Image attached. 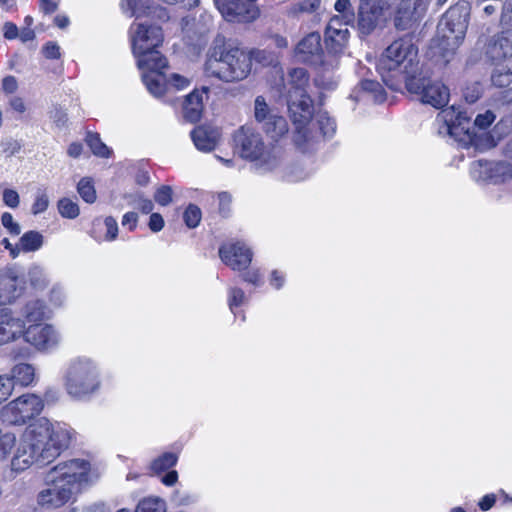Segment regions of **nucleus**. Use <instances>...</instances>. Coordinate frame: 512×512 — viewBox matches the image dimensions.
Segmentation results:
<instances>
[{"label": "nucleus", "instance_id": "4d7b16f0", "mask_svg": "<svg viewBox=\"0 0 512 512\" xmlns=\"http://www.w3.org/2000/svg\"><path fill=\"white\" fill-rule=\"evenodd\" d=\"M500 22L503 26H512V0L503 3Z\"/></svg>", "mask_w": 512, "mask_h": 512}, {"label": "nucleus", "instance_id": "ddd939ff", "mask_svg": "<svg viewBox=\"0 0 512 512\" xmlns=\"http://www.w3.org/2000/svg\"><path fill=\"white\" fill-rule=\"evenodd\" d=\"M44 408L42 398L36 394H23L7 404L3 410V420L13 425H23L39 415Z\"/></svg>", "mask_w": 512, "mask_h": 512}, {"label": "nucleus", "instance_id": "bf43d9fd", "mask_svg": "<svg viewBox=\"0 0 512 512\" xmlns=\"http://www.w3.org/2000/svg\"><path fill=\"white\" fill-rule=\"evenodd\" d=\"M334 8L337 12L343 14V18H351L353 16L350 0H337Z\"/></svg>", "mask_w": 512, "mask_h": 512}, {"label": "nucleus", "instance_id": "7c9ffc66", "mask_svg": "<svg viewBox=\"0 0 512 512\" xmlns=\"http://www.w3.org/2000/svg\"><path fill=\"white\" fill-rule=\"evenodd\" d=\"M262 128L267 135L277 140L287 134L288 123L284 117L276 114Z\"/></svg>", "mask_w": 512, "mask_h": 512}, {"label": "nucleus", "instance_id": "58836bf2", "mask_svg": "<svg viewBox=\"0 0 512 512\" xmlns=\"http://www.w3.org/2000/svg\"><path fill=\"white\" fill-rule=\"evenodd\" d=\"M58 211L62 217L67 219H75L80 213L78 204L69 198H62L58 201Z\"/></svg>", "mask_w": 512, "mask_h": 512}, {"label": "nucleus", "instance_id": "e2e57ef3", "mask_svg": "<svg viewBox=\"0 0 512 512\" xmlns=\"http://www.w3.org/2000/svg\"><path fill=\"white\" fill-rule=\"evenodd\" d=\"M149 12L150 13L146 14V16H151V17L157 18L161 21H166L169 19L167 10L161 6L150 4Z\"/></svg>", "mask_w": 512, "mask_h": 512}, {"label": "nucleus", "instance_id": "f704fd0d", "mask_svg": "<svg viewBox=\"0 0 512 512\" xmlns=\"http://www.w3.org/2000/svg\"><path fill=\"white\" fill-rule=\"evenodd\" d=\"M85 141L94 155L109 157L111 154V150L101 141L99 134L88 132Z\"/></svg>", "mask_w": 512, "mask_h": 512}, {"label": "nucleus", "instance_id": "a211bd4d", "mask_svg": "<svg viewBox=\"0 0 512 512\" xmlns=\"http://www.w3.org/2000/svg\"><path fill=\"white\" fill-rule=\"evenodd\" d=\"M448 0H434L437 7L443 6ZM433 0H405L400 4L395 17V26L406 30L418 21L426 12Z\"/></svg>", "mask_w": 512, "mask_h": 512}, {"label": "nucleus", "instance_id": "3c124183", "mask_svg": "<svg viewBox=\"0 0 512 512\" xmlns=\"http://www.w3.org/2000/svg\"><path fill=\"white\" fill-rule=\"evenodd\" d=\"M104 224L106 227L105 240L114 241L118 235V223L116 219L112 216H108L105 218Z\"/></svg>", "mask_w": 512, "mask_h": 512}, {"label": "nucleus", "instance_id": "9d476101", "mask_svg": "<svg viewBox=\"0 0 512 512\" xmlns=\"http://www.w3.org/2000/svg\"><path fill=\"white\" fill-rule=\"evenodd\" d=\"M309 77L303 68L289 71L285 87L287 89V106L293 123L303 122L311 116L313 105L306 92Z\"/></svg>", "mask_w": 512, "mask_h": 512}, {"label": "nucleus", "instance_id": "de8ad7c7", "mask_svg": "<svg viewBox=\"0 0 512 512\" xmlns=\"http://www.w3.org/2000/svg\"><path fill=\"white\" fill-rule=\"evenodd\" d=\"M154 200L161 206H167L172 202V188L162 185L154 193Z\"/></svg>", "mask_w": 512, "mask_h": 512}, {"label": "nucleus", "instance_id": "412c9836", "mask_svg": "<svg viewBox=\"0 0 512 512\" xmlns=\"http://www.w3.org/2000/svg\"><path fill=\"white\" fill-rule=\"evenodd\" d=\"M221 260L235 271H243L252 261L253 253L244 243L225 244L219 249Z\"/></svg>", "mask_w": 512, "mask_h": 512}, {"label": "nucleus", "instance_id": "0e129e2a", "mask_svg": "<svg viewBox=\"0 0 512 512\" xmlns=\"http://www.w3.org/2000/svg\"><path fill=\"white\" fill-rule=\"evenodd\" d=\"M285 283V275L279 270H273L270 275V285L275 289H281Z\"/></svg>", "mask_w": 512, "mask_h": 512}, {"label": "nucleus", "instance_id": "5701e85b", "mask_svg": "<svg viewBox=\"0 0 512 512\" xmlns=\"http://www.w3.org/2000/svg\"><path fill=\"white\" fill-rule=\"evenodd\" d=\"M142 80L147 90L155 97L162 96L167 90V77L163 73L166 67H155V61L150 62V67L141 68Z\"/></svg>", "mask_w": 512, "mask_h": 512}, {"label": "nucleus", "instance_id": "6e6552de", "mask_svg": "<svg viewBox=\"0 0 512 512\" xmlns=\"http://www.w3.org/2000/svg\"><path fill=\"white\" fill-rule=\"evenodd\" d=\"M437 119L443 122L446 133L455 140L468 142L475 135L476 127L487 129L494 122L496 116L491 110H486L483 114H478L472 122L471 116L466 111L451 106L442 110Z\"/></svg>", "mask_w": 512, "mask_h": 512}, {"label": "nucleus", "instance_id": "680f3d73", "mask_svg": "<svg viewBox=\"0 0 512 512\" xmlns=\"http://www.w3.org/2000/svg\"><path fill=\"white\" fill-rule=\"evenodd\" d=\"M164 219L159 213H152L150 215L148 226L152 232H159L164 227Z\"/></svg>", "mask_w": 512, "mask_h": 512}, {"label": "nucleus", "instance_id": "72a5a7b5", "mask_svg": "<svg viewBox=\"0 0 512 512\" xmlns=\"http://www.w3.org/2000/svg\"><path fill=\"white\" fill-rule=\"evenodd\" d=\"M276 113H274L266 103V100L263 96H257L254 101V117L258 123L262 124V127L265 123L271 120Z\"/></svg>", "mask_w": 512, "mask_h": 512}, {"label": "nucleus", "instance_id": "6e6d98bb", "mask_svg": "<svg viewBox=\"0 0 512 512\" xmlns=\"http://www.w3.org/2000/svg\"><path fill=\"white\" fill-rule=\"evenodd\" d=\"M219 201V211L223 215H228L232 203V196L228 192H220L217 195Z\"/></svg>", "mask_w": 512, "mask_h": 512}, {"label": "nucleus", "instance_id": "79ce46f5", "mask_svg": "<svg viewBox=\"0 0 512 512\" xmlns=\"http://www.w3.org/2000/svg\"><path fill=\"white\" fill-rule=\"evenodd\" d=\"M245 292L238 287H231L228 290V305L231 312L236 315L235 309L243 305L246 301Z\"/></svg>", "mask_w": 512, "mask_h": 512}, {"label": "nucleus", "instance_id": "603ef678", "mask_svg": "<svg viewBox=\"0 0 512 512\" xmlns=\"http://www.w3.org/2000/svg\"><path fill=\"white\" fill-rule=\"evenodd\" d=\"M242 279L254 286H261L263 284L262 275L258 268H251L242 274Z\"/></svg>", "mask_w": 512, "mask_h": 512}, {"label": "nucleus", "instance_id": "dca6fc26", "mask_svg": "<svg viewBox=\"0 0 512 512\" xmlns=\"http://www.w3.org/2000/svg\"><path fill=\"white\" fill-rule=\"evenodd\" d=\"M23 338L25 342L40 352L53 350L61 342L59 331L51 324L42 323L28 325Z\"/></svg>", "mask_w": 512, "mask_h": 512}, {"label": "nucleus", "instance_id": "c85d7f7f", "mask_svg": "<svg viewBox=\"0 0 512 512\" xmlns=\"http://www.w3.org/2000/svg\"><path fill=\"white\" fill-rule=\"evenodd\" d=\"M9 377L13 379L14 386L27 387L35 381L36 370L32 364L18 363L12 367Z\"/></svg>", "mask_w": 512, "mask_h": 512}, {"label": "nucleus", "instance_id": "0eeeda50", "mask_svg": "<svg viewBox=\"0 0 512 512\" xmlns=\"http://www.w3.org/2000/svg\"><path fill=\"white\" fill-rule=\"evenodd\" d=\"M295 55L302 62L321 64V71L316 78L317 85L324 89L332 90L338 84V78L331 75L339 66V61L333 58L331 61L322 60L323 48L321 36L318 32H311L302 38L295 48Z\"/></svg>", "mask_w": 512, "mask_h": 512}, {"label": "nucleus", "instance_id": "a878e982", "mask_svg": "<svg viewBox=\"0 0 512 512\" xmlns=\"http://www.w3.org/2000/svg\"><path fill=\"white\" fill-rule=\"evenodd\" d=\"M324 11L323 0H300L286 8V15L290 18H300L306 15L320 20Z\"/></svg>", "mask_w": 512, "mask_h": 512}, {"label": "nucleus", "instance_id": "39448f33", "mask_svg": "<svg viewBox=\"0 0 512 512\" xmlns=\"http://www.w3.org/2000/svg\"><path fill=\"white\" fill-rule=\"evenodd\" d=\"M63 381L65 391L71 398L88 400L101 390V366L91 357H74L67 363Z\"/></svg>", "mask_w": 512, "mask_h": 512}, {"label": "nucleus", "instance_id": "49530a36", "mask_svg": "<svg viewBox=\"0 0 512 512\" xmlns=\"http://www.w3.org/2000/svg\"><path fill=\"white\" fill-rule=\"evenodd\" d=\"M48 206H49L48 195L43 191H39L35 195L34 202L31 206V212L34 215L41 214L47 210Z\"/></svg>", "mask_w": 512, "mask_h": 512}, {"label": "nucleus", "instance_id": "7ed1b4c3", "mask_svg": "<svg viewBox=\"0 0 512 512\" xmlns=\"http://www.w3.org/2000/svg\"><path fill=\"white\" fill-rule=\"evenodd\" d=\"M234 150L239 156L252 163L259 174L276 171L282 164L279 148L264 141L262 134L252 126L244 125L233 134Z\"/></svg>", "mask_w": 512, "mask_h": 512}, {"label": "nucleus", "instance_id": "f257e3e1", "mask_svg": "<svg viewBox=\"0 0 512 512\" xmlns=\"http://www.w3.org/2000/svg\"><path fill=\"white\" fill-rule=\"evenodd\" d=\"M94 481L90 463L71 459L58 463L46 475L49 486L39 492L37 502L44 508H59L74 499Z\"/></svg>", "mask_w": 512, "mask_h": 512}, {"label": "nucleus", "instance_id": "cd10ccee", "mask_svg": "<svg viewBox=\"0 0 512 512\" xmlns=\"http://www.w3.org/2000/svg\"><path fill=\"white\" fill-rule=\"evenodd\" d=\"M207 88H203L200 92L194 90L190 93L183 104V113L186 120L190 122H197L203 111V95H207Z\"/></svg>", "mask_w": 512, "mask_h": 512}, {"label": "nucleus", "instance_id": "2f4dec72", "mask_svg": "<svg viewBox=\"0 0 512 512\" xmlns=\"http://www.w3.org/2000/svg\"><path fill=\"white\" fill-rule=\"evenodd\" d=\"M43 236L36 231H29L23 234L19 240V251L32 252L41 248Z\"/></svg>", "mask_w": 512, "mask_h": 512}, {"label": "nucleus", "instance_id": "37998d69", "mask_svg": "<svg viewBox=\"0 0 512 512\" xmlns=\"http://www.w3.org/2000/svg\"><path fill=\"white\" fill-rule=\"evenodd\" d=\"M491 81L497 87H506L512 83V71L498 67L493 71Z\"/></svg>", "mask_w": 512, "mask_h": 512}, {"label": "nucleus", "instance_id": "13d9d810", "mask_svg": "<svg viewBox=\"0 0 512 512\" xmlns=\"http://www.w3.org/2000/svg\"><path fill=\"white\" fill-rule=\"evenodd\" d=\"M190 80L179 74H172L170 78H167V87L172 86L178 90L188 87Z\"/></svg>", "mask_w": 512, "mask_h": 512}, {"label": "nucleus", "instance_id": "4c0bfd02", "mask_svg": "<svg viewBox=\"0 0 512 512\" xmlns=\"http://www.w3.org/2000/svg\"><path fill=\"white\" fill-rule=\"evenodd\" d=\"M177 460V454L172 452L163 453L152 462L151 469L157 473L165 471L173 467L177 463Z\"/></svg>", "mask_w": 512, "mask_h": 512}, {"label": "nucleus", "instance_id": "1a4fd4ad", "mask_svg": "<svg viewBox=\"0 0 512 512\" xmlns=\"http://www.w3.org/2000/svg\"><path fill=\"white\" fill-rule=\"evenodd\" d=\"M163 42V32L159 26L137 24L132 26V49L137 58L138 67H150L155 61V67H167V60L156 48Z\"/></svg>", "mask_w": 512, "mask_h": 512}, {"label": "nucleus", "instance_id": "774afa93", "mask_svg": "<svg viewBox=\"0 0 512 512\" xmlns=\"http://www.w3.org/2000/svg\"><path fill=\"white\" fill-rule=\"evenodd\" d=\"M3 90L6 93H14L17 90V81L13 76H7L2 81Z\"/></svg>", "mask_w": 512, "mask_h": 512}, {"label": "nucleus", "instance_id": "ea45409f", "mask_svg": "<svg viewBox=\"0 0 512 512\" xmlns=\"http://www.w3.org/2000/svg\"><path fill=\"white\" fill-rule=\"evenodd\" d=\"M78 193L87 203H94L96 200V191L89 178H82L77 186Z\"/></svg>", "mask_w": 512, "mask_h": 512}, {"label": "nucleus", "instance_id": "20e7f679", "mask_svg": "<svg viewBox=\"0 0 512 512\" xmlns=\"http://www.w3.org/2000/svg\"><path fill=\"white\" fill-rule=\"evenodd\" d=\"M418 48L411 36H404L393 41L381 55L377 69L382 80L392 89L396 88L394 79L414 78L418 72Z\"/></svg>", "mask_w": 512, "mask_h": 512}, {"label": "nucleus", "instance_id": "5fc2aeb1", "mask_svg": "<svg viewBox=\"0 0 512 512\" xmlns=\"http://www.w3.org/2000/svg\"><path fill=\"white\" fill-rule=\"evenodd\" d=\"M307 177V173L298 166L289 168L284 175V178L288 182H299Z\"/></svg>", "mask_w": 512, "mask_h": 512}, {"label": "nucleus", "instance_id": "473e14b6", "mask_svg": "<svg viewBox=\"0 0 512 512\" xmlns=\"http://www.w3.org/2000/svg\"><path fill=\"white\" fill-rule=\"evenodd\" d=\"M125 199L130 206L139 209L144 214L151 213L154 208L152 200L140 191L125 195Z\"/></svg>", "mask_w": 512, "mask_h": 512}, {"label": "nucleus", "instance_id": "69168bd1", "mask_svg": "<svg viewBox=\"0 0 512 512\" xmlns=\"http://www.w3.org/2000/svg\"><path fill=\"white\" fill-rule=\"evenodd\" d=\"M43 53L48 59H57L60 57V47L55 43H47L43 48Z\"/></svg>", "mask_w": 512, "mask_h": 512}, {"label": "nucleus", "instance_id": "a19ab883", "mask_svg": "<svg viewBox=\"0 0 512 512\" xmlns=\"http://www.w3.org/2000/svg\"><path fill=\"white\" fill-rule=\"evenodd\" d=\"M361 88L363 89V91L372 94L375 101H384L385 92L382 85L379 82L366 79L361 82Z\"/></svg>", "mask_w": 512, "mask_h": 512}, {"label": "nucleus", "instance_id": "c9c22d12", "mask_svg": "<svg viewBox=\"0 0 512 512\" xmlns=\"http://www.w3.org/2000/svg\"><path fill=\"white\" fill-rule=\"evenodd\" d=\"M28 278L31 286L36 290H43L49 283L48 276L40 266H33L29 269Z\"/></svg>", "mask_w": 512, "mask_h": 512}, {"label": "nucleus", "instance_id": "393cba45", "mask_svg": "<svg viewBox=\"0 0 512 512\" xmlns=\"http://www.w3.org/2000/svg\"><path fill=\"white\" fill-rule=\"evenodd\" d=\"M486 53L494 61L512 57V28L505 29L493 37Z\"/></svg>", "mask_w": 512, "mask_h": 512}, {"label": "nucleus", "instance_id": "b1692460", "mask_svg": "<svg viewBox=\"0 0 512 512\" xmlns=\"http://www.w3.org/2000/svg\"><path fill=\"white\" fill-rule=\"evenodd\" d=\"M50 311L46 303L41 299H29L20 308L18 317L24 321V329L28 325L41 324L42 321L49 318Z\"/></svg>", "mask_w": 512, "mask_h": 512}, {"label": "nucleus", "instance_id": "e433bc0d", "mask_svg": "<svg viewBox=\"0 0 512 512\" xmlns=\"http://www.w3.org/2000/svg\"><path fill=\"white\" fill-rule=\"evenodd\" d=\"M166 504L158 497H148L140 501L135 512H165Z\"/></svg>", "mask_w": 512, "mask_h": 512}, {"label": "nucleus", "instance_id": "4be33fe9", "mask_svg": "<svg viewBox=\"0 0 512 512\" xmlns=\"http://www.w3.org/2000/svg\"><path fill=\"white\" fill-rule=\"evenodd\" d=\"M24 320L9 307H0V345L23 337Z\"/></svg>", "mask_w": 512, "mask_h": 512}, {"label": "nucleus", "instance_id": "4468645a", "mask_svg": "<svg viewBox=\"0 0 512 512\" xmlns=\"http://www.w3.org/2000/svg\"><path fill=\"white\" fill-rule=\"evenodd\" d=\"M474 180L489 184H505L512 179V164L506 161L477 160L470 168Z\"/></svg>", "mask_w": 512, "mask_h": 512}, {"label": "nucleus", "instance_id": "f3484780", "mask_svg": "<svg viewBox=\"0 0 512 512\" xmlns=\"http://www.w3.org/2000/svg\"><path fill=\"white\" fill-rule=\"evenodd\" d=\"M25 283L15 266L0 269V306L15 303L24 293Z\"/></svg>", "mask_w": 512, "mask_h": 512}, {"label": "nucleus", "instance_id": "09e8293b", "mask_svg": "<svg viewBox=\"0 0 512 512\" xmlns=\"http://www.w3.org/2000/svg\"><path fill=\"white\" fill-rule=\"evenodd\" d=\"M14 389L13 379L9 375H0V403L7 400L11 396Z\"/></svg>", "mask_w": 512, "mask_h": 512}, {"label": "nucleus", "instance_id": "6ab92c4d", "mask_svg": "<svg viewBox=\"0 0 512 512\" xmlns=\"http://www.w3.org/2000/svg\"><path fill=\"white\" fill-rule=\"evenodd\" d=\"M387 5L386 0H360L358 27L362 34H370L380 24Z\"/></svg>", "mask_w": 512, "mask_h": 512}, {"label": "nucleus", "instance_id": "c756f323", "mask_svg": "<svg viewBox=\"0 0 512 512\" xmlns=\"http://www.w3.org/2000/svg\"><path fill=\"white\" fill-rule=\"evenodd\" d=\"M122 12L130 17L140 18L149 14V0H122Z\"/></svg>", "mask_w": 512, "mask_h": 512}, {"label": "nucleus", "instance_id": "8fccbe9b", "mask_svg": "<svg viewBox=\"0 0 512 512\" xmlns=\"http://www.w3.org/2000/svg\"><path fill=\"white\" fill-rule=\"evenodd\" d=\"M2 225L9 231L12 235H19L21 232L20 225L14 221L12 214L9 212H5L1 216Z\"/></svg>", "mask_w": 512, "mask_h": 512}, {"label": "nucleus", "instance_id": "9b49d317", "mask_svg": "<svg viewBox=\"0 0 512 512\" xmlns=\"http://www.w3.org/2000/svg\"><path fill=\"white\" fill-rule=\"evenodd\" d=\"M294 125V142L303 150L321 138L332 137L336 131L335 121L326 112H318L314 118L311 115L309 119Z\"/></svg>", "mask_w": 512, "mask_h": 512}, {"label": "nucleus", "instance_id": "a18cd8bd", "mask_svg": "<svg viewBox=\"0 0 512 512\" xmlns=\"http://www.w3.org/2000/svg\"><path fill=\"white\" fill-rule=\"evenodd\" d=\"M67 300V294L64 287L60 284H55L49 292V302L54 307H62Z\"/></svg>", "mask_w": 512, "mask_h": 512}, {"label": "nucleus", "instance_id": "338daca9", "mask_svg": "<svg viewBox=\"0 0 512 512\" xmlns=\"http://www.w3.org/2000/svg\"><path fill=\"white\" fill-rule=\"evenodd\" d=\"M18 28L11 22H6L3 26V35L6 39H15L18 37Z\"/></svg>", "mask_w": 512, "mask_h": 512}, {"label": "nucleus", "instance_id": "bb28decb", "mask_svg": "<svg viewBox=\"0 0 512 512\" xmlns=\"http://www.w3.org/2000/svg\"><path fill=\"white\" fill-rule=\"evenodd\" d=\"M191 138L195 147L203 152L213 150L219 138L217 129L207 126H198L191 132Z\"/></svg>", "mask_w": 512, "mask_h": 512}, {"label": "nucleus", "instance_id": "c03bdc74", "mask_svg": "<svg viewBox=\"0 0 512 512\" xmlns=\"http://www.w3.org/2000/svg\"><path fill=\"white\" fill-rule=\"evenodd\" d=\"M201 210L198 206L190 204L184 211L183 219L188 228H195L201 221Z\"/></svg>", "mask_w": 512, "mask_h": 512}, {"label": "nucleus", "instance_id": "f8f14e48", "mask_svg": "<svg viewBox=\"0 0 512 512\" xmlns=\"http://www.w3.org/2000/svg\"><path fill=\"white\" fill-rule=\"evenodd\" d=\"M406 87L409 92L420 95L423 103L437 109L443 108L449 102V88L441 81L416 75L407 80Z\"/></svg>", "mask_w": 512, "mask_h": 512}, {"label": "nucleus", "instance_id": "423d86ee", "mask_svg": "<svg viewBox=\"0 0 512 512\" xmlns=\"http://www.w3.org/2000/svg\"><path fill=\"white\" fill-rule=\"evenodd\" d=\"M470 9L466 3L450 7L437 26V37L432 48L445 62H448L464 40Z\"/></svg>", "mask_w": 512, "mask_h": 512}, {"label": "nucleus", "instance_id": "aec40b11", "mask_svg": "<svg viewBox=\"0 0 512 512\" xmlns=\"http://www.w3.org/2000/svg\"><path fill=\"white\" fill-rule=\"evenodd\" d=\"M349 36L350 32L348 28L342 24L341 17H332L325 30V45L328 53L334 56L344 53Z\"/></svg>", "mask_w": 512, "mask_h": 512}, {"label": "nucleus", "instance_id": "052dcab7", "mask_svg": "<svg viewBox=\"0 0 512 512\" xmlns=\"http://www.w3.org/2000/svg\"><path fill=\"white\" fill-rule=\"evenodd\" d=\"M138 223V215L135 212H127L122 217V226L128 228L129 231H133Z\"/></svg>", "mask_w": 512, "mask_h": 512}, {"label": "nucleus", "instance_id": "f03ea898", "mask_svg": "<svg viewBox=\"0 0 512 512\" xmlns=\"http://www.w3.org/2000/svg\"><path fill=\"white\" fill-rule=\"evenodd\" d=\"M252 69L249 54L236 47H227L224 37L218 35L206 54L204 73L225 83L246 79Z\"/></svg>", "mask_w": 512, "mask_h": 512}, {"label": "nucleus", "instance_id": "864d4df0", "mask_svg": "<svg viewBox=\"0 0 512 512\" xmlns=\"http://www.w3.org/2000/svg\"><path fill=\"white\" fill-rule=\"evenodd\" d=\"M3 202L10 208H17L20 203L19 194L14 189H5L2 195Z\"/></svg>", "mask_w": 512, "mask_h": 512}, {"label": "nucleus", "instance_id": "2eb2a0df", "mask_svg": "<svg viewBox=\"0 0 512 512\" xmlns=\"http://www.w3.org/2000/svg\"><path fill=\"white\" fill-rule=\"evenodd\" d=\"M257 0H214L224 19L230 22L250 23L260 16Z\"/></svg>", "mask_w": 512, "mask_h": 512}]
</instances>
